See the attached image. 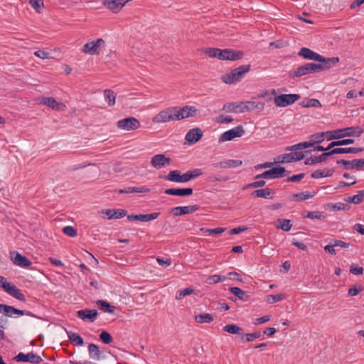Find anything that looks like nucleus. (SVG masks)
Masks as SVG:
<instances>
[{
  "instance_id": "1",
  "label": "nucleus",
  "mask_w": 364,
  "mask_h": 364,
  "mask_svg": "<svg viewBox=\"0 0 364 364\" xmlns=\"http://www.w3.org/2000/svg\"><path fill=\"white\" fill-rule=\"evenodd\" d=\"M364 133V129L360 126L348 127L343 129L327 131L326 134H329L328 141L341 139L345 137H359Z\"/></svg>"
},
{
  "instance_id": "2",
  "label": "nucleus",
  "mask_w": 364,
  "mask_h": 364,
  "mask_svg": "<svg viewBox=\"0 0 364 364\" xmlns=\"http://www.w3.org/2000/svg\"><path fill=\"white\" fill-rule=\"evenodd\" d=\"M251 65H242L232 69L230 73H225L221 76V80L225 84H233L236 82L240 81L247 74L250 72Z\"/></svg>"
},
{
  "instance_id": "3",
  "label": "nucleus",
  "mask_w": 364,
  "mask_h": 364,
  "mask_svg": "<svg viewBox=\"0 0 364 364\" xmlns=\"http://www.w3.org/2000/svg\"><path fill=\"white\" fill-rule=\"evenodd\" d=\"M321 68L320 64L308 63L299 66L293 72H290L289 76L293 78L300 77L308 74L318 73Z\"/></svg>"
},
{
  "instance_id": "4",
  "label": "nucleus",
  "mask_w": 364,
  "mask_h": 364,
  "mask_svg": "<svg viewBox=\"0 0 364 364\" xmlns=\"http://www.w3.org/2000/svg\"><path fill=\"white\" fill-rule=\"evenodd\" d=\"M290 171H287L284 167L277 166L273 167L269 170L265 171L261 174H258L255 176V179H275L282 178L289 174Z\"/></svg>"
},
{
  "instance_id": "5",
  "label": "nucleus",
  "mask_w": 364,
  "mask_h": 364,
  "mask_svg": "<svg viewBox=\"0 0 364 364\" xmlns=\"http://www.w3.org/2000/svg\"><path fill=\"white\" fill-rule=\"evenodd\" d=\"M171 121H176L174 107H169L160 111L152 119L154 123H166Z\"/></svg>"
},
{
  "instance_id": "6",
  "label": "nucleus",
  "mask_w": 364,
  "mask_h": 364,
  "mask_svg": "<svg viewBox=\"0 0 364 364\" xmlns=\"http://www.w3.org/2000/svg\"><path fill=\"white\" fill-rule=\"evenodd\" d=\"M174 108L176 121L196 117L199 113V110L194 106L186 105L183 107L175 106Z\"/></svg>"
},
{
  "instance_id": "7",
  "label": "nucleus",
  "mask_w": 364,
  "mask_h": 364,
  "mask_svg": "<svg viewBox=\"0 0 364 364\" xmlns=\"http://www.w3.org/2000/svg\"><path fill=\"white\" fill-rule=\"evenodd\" d=\"M301 98L299 94H282L274 97V102L277 107H284L294 104Z\"/></svg>"
},
{
  "instance_id": "8",
  "label": "nucleus",
  "mask_w": 364,
  "mask_h": 364,
  "mask_svg": "<svg viewBox=\"0 0 364 364\" xmlns=\"http://www.w3.org/2000/svg\"><path fill=\"white\" fill-rule=\"evenodd\" d=\"M117 124L119 129L127 131L136 130L141 126L139 121L134 117L120 119L117 122Z\"/></svg>"
},
{
  "instance_id": "9",
  "label": "nucleus",
  "mask_w": 364,
  "mask_h": 364,
  "mask_svg": "<svg viewBox=\"0 0 364 364\" xmlns=\"http://www.w3.org/2000/svg\"><path fill=\"white\" fill-rule=\"evenodd\" d=\"M0 313H3L6 316H9V317L12 316V315L14 314H18L19 316L26 315V316L39 318L38 316H36L31 311L20 310V309L14 308L12 306H9L6 304H0Z\"/></svg>"
},
{
  "instance_id": "10",
  "label": "nucleus",
  "mask_w": 364,
  "mask_h": 364,
  "mask_svg": "<svg viewBox=\"0 0 364 364\" xmlns=\"http://www.w3.org/2000/svg\"><path fill=\"white\" fill-rule=\"evenodd\" d=\"M245 134V129L242 125L232 128L230 130L225 132L220 136L219 141L223 142L231 141L236 137H240Z\"/></svg>"
},
{
  "instance_id": "11",
  "label": "nucleus",
  "mask_w": 364,
  "mask_h": 364,
  "mask_svg": "<svg viewBox=\"0 0 364 364\" xmlns=\"http://www.w3.org/2000/svg\"><path fill=\"white\" fill-rule=\"evenodd\" d=\"M36 102L38 105H46L48 107L58 111L63 110L65 107L63 103L56 102L55 98L52 97H39L36 99Z\"/></svg>"
},
{
  "instance_id": "12",
  "label": "nucleus",
  "mask_w": 364,
  "mask_h": 364,
  "mask_svg": "<svg viewBox=\"0 0 364 364\" xmlns=\"http://www.w3.org/2000/svg\"><path fill=\"white\" fill-rule=\"evenodd\" d=\"M203 136V132L199 127L190 129L185 136V144L192 145L199 141Z\"/></svg>"
},
{
  "instance_id": "13",
  "label": "nucleus",
  "mask_w": 364,
  "mask_h": 364,
  "mask_svg": "<svg viewBox=\"0 0 364 364\" xmlns=\"http://www.w3.org/2000/svg\"><path fill=\"white\" fill-rule=\"evenodd\" d=\"M171 163V159L166 156L164 154H156L151 160V164L156 169H161L166 166H169Z\"/></svg>"
},
{
  "instance_id": "14",
  "label": "nucleus",
  "mask_w": 364,
  "mask_h": 364,
  "mask_svg": "<svg viewBox=\"0 0 364 364\" xmlns=\"http://www.w3.org/2000/svg\"><path fill=\"white\" fill-rule=\"evenodd\" d=\"M14 359L17 362H30L31 363L38 364L43 361V359L38 355L33 352L24 354L23 353H19Z\"/></svg>"
},
{
  "instance_id": "15",
  "label": "nucleus",
  "mask_w": 364,
  "mask_h": 364,
  "mask_svg": "<svg viewBox=\"0 0 364 364\" xmlns=\"http://www.w3.org/2000/svg\"><path fill=\"white\" fill-rule=\"evenodd\" d=\"M200 205H192L188 206H177L172 208L171 212L173 213L174 217H178L186 214H190L199 210Z\"/></svg>"
},
{
  "instance_id": "16",
  "label": "nucleus",
  "mask_w": 364,
  "mask_h": 364,
  "mask_svg": "<svg viewBox=\"0 0 364 364\" xmlns=\"http://www.w3.org/2000/svg\"><path fill=\"white\" fill-rule=\"evenodd\" d=\"M10 257L14 264L21 267H28L32 264L26 257L16 251L11 252Z\"/></svg>"
},
{
  "instance_id": "17",
  "label": "nucleus",
  "mask_w": 364,
  "mask_h": 364,
  "mask_svg": "<svg viewBox=\"0 0 364 364\" xmlns=\"http://www.w3.org/2000/svg\"><path fill=\"white\" fill-rule=\"evenodd\" d=\"M101 214L106 215L107 220L120 219L127 215V211L124 209H103L100 211Z\"/></svg>"
},
{
  "instance_id": "18",
  "label": "nucleus",
  "mask_w": 364,
  "mask_h": 364,
  "mask_svg": "<svg viewBox=\"0 0 364 364\" xmlns=\"http://www.w3.org/2000/svg\"><path fill=\"white\" fill-rule=\"evenodd\" d=\"M298 55L309 60H314L317 62L318 60H323L322 55L306 47H303L300 49L298 53Z\"/></svg>"
},
{
  "instance_id": "19",
  "label": "nucleus",
  "mask_w": 364,
  "mask_h": 364,
  "mask_svg": "<svg viewBox=\"0 0 364 364\" xmlns=\"http://www.w3.org/2000/svg\"><path fill=\"white\" fill-rule=\"evenodd\" d=\"M130 0H105L103 4L114 13L119 12Z\"/></svg>"
},
{
  "instance_id": "20",
  "label": "nucleus",
  "mask_w": 364,
  "mask_h": 364,
  "mask_svg": "<svg viewBox=\"0 0 364 364\" xmlns=\"http://www.w3.org/2000/svg\"><path fill=\"white\" fill-rule=\"evenodd\" d=\"M160 215V213L155 212L151 214H139V215H127V220L129 221H141L148 222L156 219Z\"/></svg>"
},
{
  "instance_id": "21",
  "label": "nucleus",
  "mask_w": 364,
  "mask_h": 364,
  "mask_svg": "<svg viewBox=\"0 0 364 364\" xmlns=\"http://www.w3.org/2000/svg\"><path fill=\"white\" fill-rule=\"evenodd\" d=\"M193 193L192 188H167L164 191V193L169 196H189Z\"/></svg>"
},
{
  "instance_id": "22",
  "label": "nucleus",
  "mask_w": 364,
  "mask_h": 364,
  "mask_svg": "<svg viewBox=\"0 0 364 364\" xmlns=\"http://www.w3.org/2000/svg\"><path fill=\"white\" fill-rule=\"evenodd\" d=\"M244 102H235L226 103L223 105L222 110L226 112L242 113Z\"/></svg>"
},
{
  "instance_id": "23",
  "label": "nucleus",
  "mask_w": 364,
  "mask_h": 364,
  "mask_svg": "<svg viewBox=\"0 0 364 364\" xmlns=\"http://www.w3.org/2000/svg\"><path fill=\"white\" fill-rule=\"evenodd\" d=\"M364 151V147H346V148H334L330 151L331 156L334 154H357Z\"/></svg>"
},
{
  "instance_id": "24",
  "label": "nucleus",
  "mask_w": 364,
  "mask_h": 364,
  "mask_svg": "<svg viewBox=\"0 0 364 364\" xmlns=\"http://www.w3.org/2000/svg\"><path fill=\"white\" fill-rule=\"evenodd\" d=\"M225 60L235 61L240 60L244 56V52L242 50H235L230 48L224 49Z\"/></svg>"
},
{
  "instance_id": "25",
  "label": "nucleus",
  "mask_w": 364,
  "mask_h": 364,
  "mask_svg": "<svg viewBox=\"0 0 364 364\" xmlns=\"http://www.w3.org/2000/svg\"><path fill=\"white\" fill-rule=\"evenodd\" d=\"M243 110L245 112H251L255 109L258 111L263 110L264 107V103L262 102H256V101H247L244 102Z\"/></svg>"
},
{
  "instance_id": "26",
  "label": "nucleus",
  "mask_w": 364,
  "mask_h": 364,
  "mask_svg": "<svg viewBox=\"0 0 364 364\" xmlns=\"http://www.w3.org/2000/svg\"><path fill=\"white\" fill-rule=\"evenodd\" d=\"M161 178L173 182L184 183L183 174L181 175L178 170L170 171L168 175H164Z\"/></svg>"
},
{
  "instance_id": "27",
  "label": "nucleus",
  "mask_w": 364,
  "mask_h": 364,
  "mask_svg": "<svg viewBox=\"0 0 364 364\" xmlns=\"http://www.w3.org/2000/svg\"><path fill=\"white\" fill-rule=\"evenodd\" d=\"M331 156L330 151L327 152H323L321 155L318 156H315L314 158L310 157L307 158L305 161V165H313L318 163L324 162L327 160L328 157Z\"/></svg>"
},
{
  "instance_id": "28",
  "label": "nucleus",
  "mask_w": 364,
  "mask_h": 364,
  "mask_svg": "<svg viewBox=\"0 0 364 364\" xmlns=\"http://www.w3.org/2000/svg\"><path fill=\"white\" fill-rule=\"evenodd\" d=\"M272 193H274V191L271 188H266L255 190L251 193L250 196L252 198H271L272 199L273 198L272 196H270Z\"/></svg>"
},
{
  "instance_id": "29",
  "label": "nucleus",
  "mask_w": 364,
  "mask_h": 364,
  "mask_svg": "<svg viewBox=\"0 0 364 364\" xmlns=\"http://www.w3.org/2000/svg\"><path fill=\"white\" fill-rule=\"evenodd\" d=\"M318 62L322 63V64H320L321 67L322 68L321 69V71H322V70L329 69L332 66L335 65L337 63L339 62V58L338 57H331V58H326L323 56V60H318Z\"/></svg>"
},
{
  "instance_id": "30",
  "label": "nucleus",
  "mask_w": 364,
  "mask_h": 364,
  "mask_svg": "<svg viewBox=\"0 0 364 364\" xmlns=\"http://www.w3.org/2000/svg\"><path fill=\"white\" fill-rule=\"evenodd\" d=\"M229 291L241 301H246L250 298V296L247 294V292L243 291L239 287H230Z\"/></svg>"
},
{
  "instance_id": "31",
  "label": "nucleus",
  "mask_w": 364,
  "mask_h": 364,
  "mask_svg": "<svg viewBox=\"0 0 364 364\" xmlns=\"http://www.w3.org/2000/svg\"><path fill=\"white\" fill-rule=\"evenodd\" d=\"M7 293L21 301H26L25 295L14 284H12V286L10 287Z\"/></svg>"
},
{
  "instance_id": "32",
  "label": "nucleus",
  "mask_w": 364,
  "mask_h": 364,
  "mask_svg": "<svg viewBox=\"0 0 364 364\" xmlns=\"http://www.w3.org/2000/svg\"><path fill=\"white\" fill-rule=\"evenodd\" d=\"M334 173V170L332 168H324L323 170H316L314 171L311 176L313 178H323V177H330Z\"/></svg>"
},
{
  "instance_id": "33",
  "label": "nucleus",
  "mask_w": 364,
  "mask_h": 364,
  "mask_svg": "<svg viewBox=\"0 0 364 364\" xmlns=\"http://www.w3.org/2000/svg\"><path fill=\"white\" fill-rule=\"evenodd\" d=\"M150 189L143 187H127L117 191L119 193H149Z\"/></svg>"
},
{
  "instance_id": "34",
  "label": "nucleus",
  "mask_w": 364,
  "mask_h": 364,
  "mask_svg": "<svg viewBox=\"0 0 364 364\" xmlns=\"http://www.w3.org/2000/svg\"><path fill=\"white\" fill-rule=\"evenodd\" d=\"M96 304L98 308L105 313L114 314L115 306H112L108 301L97 300Z\"/></svg>"
},
{
  "instance_id": "35",
  "label": "nucleus",
  "mask_w": 364,
  "mask_h": 364,
  "mask_svg": "<svg viewBox=\"0 0 364 364\" xmlns=\"http://www.w3.org/2000/svg\"><path fill=\"white\" fill-rule=\"evenodd\" d=\"M223 331L233 335H242L243 328L235 323L227 324L223 327Z\"/></svg>"
},
{
  "instance_id": "36",
  "label": "nucleus",
  "mask_w": 364,
  "mask_h": 364,
  "mask_svg": "<svg viewBox=\"0 0 364 364\" xmlns=\"http://www.w3.org/2000/svg\"><path fill=\"white\" fill-rule=\"evenodd\" d=\"M203 174L202 170L200 168H194L183 173L184 183L194 179Z\"/></svg>"
},
{
  "instance_id": "37",
  "label": "nucleus",
  "mask_w": 364,
  "mask_h": 364,
  "mask_svg": "<svg viewBox=\"0 0 364 364\" xmlns=\"http://www.w3.org/2000/svg\"><path fill=\"white\" fill-rule=\"evenodd\" d=\"M277 223L278 224L276 225V228L285 232L289 231L292 227L291 221L289 219L279 218L277 219Z\"/></svg>"
},
{
  "instance_id": "38",
  "label": "nucleus",
  "mask_w": 364,
  "mask_h": 364,
  "mask_svg": "<svg viewBox=\"0 0 364 364\" xmlns=\"http://www.w3.org/2000/svg\"><path fill=\"white\" fill-rule=\"evenodd\" d=\"M214 320L212 314L209 313L200 314L195 316V321L198 323H210Z\"/></svg>"
},
{
  "instance_id": "39",
  "label": "nucleus",
  "mask_w": 364,
  "mask_h": 364,
  "mask_svg": "<svg viewBox=\"0 0 364 364\" xmlns=\"http://www.w3.org/2000/svg\"><path fill=\"white\" fill-rule=\"evenodd\" d=\"M299 105L302 107H321V104L317 99L305 98Z\"/></svg>"
},
{
  "instance_id": "40",
  "label": "nucleus",
  "mask_w": 364,
  "mask_h": 364,
  "mask_svg": "<svg viewBox=\"0 0 364 364\" xmlns=\"http://www.w3.org/2000/svg\"><path fill=\"white\" fill-rule=\"evenodd\" d=\"M314 146V143H311V141H304L301 142L290 146H287L286 150L287 151H297L300 149H304L309 147H312Z\"/></svg>"
},
{
  "instance_id": "41",
  "label": "nucleus",
  "mask_w": 364,
  "mask_h": 364,
  "mask_svg": "<svg viewBox=\"0 0 364 364\" xmlns=\"http://www.w3.org/2000/svg\"><path fill=\"white\" fill-rule=\"evenodd\" d=\"M105 46V41L102 38L92 41V55H99Z\"/></svg>"
},
{
  "instance_id": "42",
  "label": "nucleus",
  "mask_w": 364,
  "mask_h": 364,
  "mask_svg": "<svg viewBox=\"0 0 364 364\" xmlns=\"http://www.w3.org/2000/svg\"><path fill=\"white\" fill-rule=\"evenodd\" d=\"M68 336L70 341L72 342V343L73 345L81 346L83 344L82 338L77 333H75L73 331H69V332H68Z\"/></svg>"
},
{
  "instance_id": "43",
  "label": "nucleus",
  "mask_w": 364,
  "mask_h": 364,
  "mask_svg": "<svg viewBox=\"0 0 364 364\" xmlns=\"http://www.w3.org/2000/svg\"><path fill=\"white\" fill-rule=\"evenodd\" d=\"M242 161L239 159H227L223 161V164H221L223 168H236L240 166Z\"/></svg>"
},
{
  "instance_id": "44",
  "label": "nucleus",
  "mask_w": 364,
  "mask_h": 364,
  "mask_svg": "<svg viewBox=\"0 0 364 364\" xmlns=\"http://www.w3.org/2000/svg\"><path fill=\"white\" fill-rule=\"evenodd\" d=\"M105 100L109 106H113L115 104L116 94L111 90H105L104 91Z\"/></svg>"
},
{
  "instance_id": "45",
  "label": "nucleus",
  "mask_w": 364,
  "mask_h": 364,
  "mask_svg": "<svg viewBox=\"0 0 364 364\" xmlns=\"http://www.w3.org/2000/svg\"><path fill=\"white\" fill-rule=\"evenodd\" d=\"M262 336L259 331H255L252 333H242V341L244 342H250L255 339L260 338Z\"/></svg>"
},
{
  "instance_id": "46",
  "label": "nucleus",
  "mask_w": 364,
  "mask_h": 364,
  "mask_svg": "<svg viewBox=\"0 0 364 364\" xmlns=\"http://www.w3.org/2000/svg\"><path fill=\"white\" fill-rule=\"evenodd\" d=\"M195 292V289L191 287H188L181 290H178L176 295V299L177 300H181L184 298L186 296L191 295Z\"/></svg>"
},
{
  "instance_id": "47",
  "label": "nucleus",
  "mask_w": 364,
  "mask_h": 364,
  "mask_svg": "<svg viewBox=\"0 0 364 364\" xmlns=\"http://www.w3.org/2000/svg\"><path fill=\"white\" fill-rule=\"evenodd\" d=\"M225 279H226L225 276L214 274V275L209 276L206 279L205 282L208 284H217L220 282L224 281Z\"/></svg>"
},
{
  "instance_id": "48",
  "label": "nucleus",
  "mask_w": 364,
  "mask_h": 364,
  "mask_svg": "<svg viewBox=\"0 0 364 364\" xmlns=\"http://www.w3.org/2000/svg\"><path fill=\"white\" fill-rule=\"evenodd\" d=\"M336 164L338 165H343L344 166V169H346V170L355 169L354 159H353L351 161H348V160H345V159H339V160L336 161Z\"/></svg>"
},
{
  "instance_id": "49",
  "label": "nucleus",
  "mask_w": 364,
  "mask_h": 364,
  "mask_svg": "<svg viewBox=\"0 0 364 364\" xmlns=\"http://www.w3.org/2000/svg\"><path fill=\"white\" fill-rule=\"evenodd\" d=\"M228 180L229 177L228 176L222 175H210L206 178V181L210 183L225 182Z\"/></svg>"
},
{
  "instance_id": "50",
  "label": "nucleus",
  "mask_w": 364,
  "mask_h": 364,
  "mask_svg": "<svg viewBox=\"0 0 364 364\" xmlns=\"http://www.w3.org/2000/svg\"><path fill=\"white\" fill-rule=\"evenodd\" d=\"M314 196V193H313L311 194V193H310L308 191L301 192V193H298L294 194L293 195V199L296 200H298V201H302V200H307V199H309L310 198H312Z\"/></svg>"
},
{
  "instance_id": "51",
  "label": "nucleus",
  "mask_w": 364,
  "mask_h": 364,
  "mask_svg": "<svg viewBox=\"0 0 364 364\" xmlns=\"http://www.w3.org/2000/svg\"><path fill=\"white\" fill-rule=\"evenodd\" d=\"M326 216V214L324 212L321 211H309L307 215L304 216V218L309 219H323Z\"/></svg>"
},
{
  "instance_id": "52",
  "label": "nucleus",
  "mask_w": 364,
  "mask_h": 364,
  "mask_svg": "<svg viewBox=\"0 0 364 364\" xmlns=\"http://www.w3.org/2000/svg\"><path fill=\"white\" fill-rule=\"evenodd\" d=\"M291 162H293L291 153L279 155L277 157V161L274 163L287 164Z\"/></svg>"
},
{
  "instance_id": "53",
  "label": "nucleus",
  "mask_w": 364,
  "mask_h": 364,
  "mask_svg": "<svg viewBox=\"0 0 364 364\" xmlns=\"http://www.w3.org/2000/svg\"><path fill=\"white\" fill-rule=\"evenodd\" d=\"M326 132H318V133H315L314 134H312L311 136V138L314 139L313 141H311V143H314V145L316 144H319V143H321L323 139H322L323 137L326 136V138L329 136V134H326Z\"/></svg>"
},
{
  "instance_id": "54",
  "label": "nucleus",
  "mask_w": 364,
  "mask_h": 364,
  "mask_svg": "<svg viewBox=\"0 0 364 364\" xmlns=\"http://www.w3.org/2000/svg\"><path fill=\"white\" fill-rule=\"evenodd\" d=\"M29 4L38 13H41L44 7L43 0H29Z\"/></svg>"
},
{
  "instance_id": "55",
  "label": "nucleus",
  "mask_w": 364,
  "mask_h": 364,
  "mask_svg": "<svg viewBox=\"0 0 364 364\" xmlns=\"http://www.w3.org/2000/svg\"><path fill=\"white\" fill-rule=\"evenodd\" d=\"M285 298V294H269L267 296V301L269 304H274L277 301H282Z\"/></svg>"
},
{
  "instance_id": "56",
  "label": "nucleus",
  "mask_w": 364,
  "mask_h": 364,
  "mask_svg": "<svg viewBox=\"0 0 364 364\" xmlns=\"http://www.w3.org/2000/svg\"><path fill=\"white\" fill-rule=\"evenodd\" d=\"M200 232H208L210 235H218V234H221V233L224 232L226 230V228H220V227L213 228V229L201 228L200 229Z\"/></svg>"
},
{
  "instance_id": "57",
  "label": "nucleus",
  "mask_w": 364,
  "mask_h": 364,
  "mask_svg": "<svg viewBox=\"0 0 364 364\" xmlns=\"http://www.w3.org/2000/svg\"><path fill=\"white\" fill-rule=\"evenodd\" d=\"M100 339L105 344H109L113 341L111 334L106 331H102L101 332V333L100 334Z\"/></svg>"
},
{
  "instance_id": "58",
  "label": "nucleus",
  "mask_w": 364,
  "mask_h": 364,
  "mask_svg": "<svg viewBox=\"0 0 364 364\" xmlns=\"http://www.w3.org/2000/svg\"><path fill=\"white\" fill-rule=\"evenodd\" d=\"M327 205L331 206V208L333 210H346L350 209V206L348 205L343 203H328Z\"/></svg>"
},
{
  "instance_id": "59",
  "label": "nucleus",
  "mask_w": 364,
  "mask_h": 364,
  "mask_svg": "<svg viewBox=\"0 0 364 364\" xmlns=\"http://www.w3.org/2000/svg\"><path fill=\"white\" fill-rule=\"evenodd\" d=\"M344 201L348 203L360 204L362 202L360 193L358 192L357 195L353 196H348L344 198Z\"/></svg>"
},
{
  "instance_id": "60",
  "label": "nucleus",
  "mask_w": 364,
  "mask_h": 364,
  "mask_svg": "<svg viewBox=\"0 0 364 364\" xmlns=\"http://www.w3.org/2000/svg\"><path fill=\"white\" fill-rule=\"evenodd\" d=\"M266 184V181L264 180H259L254 182H252L250 183H248L245 185L242 189L246 190L248 188H259V187H263Z\"/></svg>"
},
{
  "instance_id": "61",
  "label": "nucleus",
  "mask_w": 364,
  "mask_h": 364,
  "mask_svg": "<svg viewBox=\"0 0 364 364\" xmlns=\"http://www.w3.org/2000/svg\"><path fill=\"white\" fill-rule=\"evenodd\" d=\"M63 232L71 237L77 235V230L72 226H65L63 228Z\"/></svg>"
},
{
  "instance_id": "62",
  "label": "nucleus",
  "mask_w": 364,
  "mask_h": 364,
  "mask_svg": "<svg viewBox=\"0 0 364 364\" xmlns=\"http://www.w3.org/2000/svg\"><path fill=\"white\" fill-rule=\"evenodd\" d=\"M92 354L93 358L97 360H100L104 358L102 353L100 350L99 347L92 343Z\"/></svg>"
},
{
  "instance_id": "63",
  "label": "nucleus",
  "mask_w": 364,
  "mask_h": 364,
  "mask_svg": "<svg viewBox=\"0 0 364 364\" xmlns=\"http://www.w3.org/2000/svg\"><path fill=\"white\" fill-rule=\"evenodd\" d=\"M77 315L82 319H90L91 320V309L80 310L77 311Z\"/></svg>"
},
{
  "instance_id": "64",
  "label": "nucleus",
  "mask_w": 364,
  "mask_h": 364,
  "mask_svg": "<svg viewBox=\"0 0 364 364\" xmlns=\"http://www.w3.org/2000/svg\"><path fill=\"white\" fill-rule=\"evenodd\" d=\"M218 51V48H206L204 50V53L208 55L210 58H215Z\"/></svg>"
}]
</instances>
